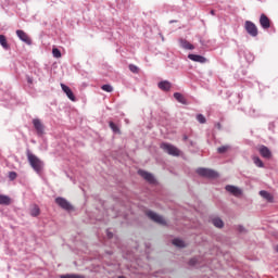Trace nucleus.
<instances>
[{"label":"nucleus","mask_w":278,"mask_h":278,"mask_svg":"<svg viewBox=\"0 0 278 278\" xmlns=\"http://www.w3.org/2000/svg\"><path fill=\"white\" fill-rule=\"evenodd\" d=\"M129 71H130V73H135V74L140 73V68H138V66H136L134 64L129 65Z\"/></svg>","instance_id":"28"},{"label":"nucleus","mask_w":278,"mask_h":278,"mask_svg":"<svg viewBox=\"0 0 278 278\" xmlns=\"http://www.w3.org/2000/svg\"><path fill=\"white\" fill-rule=\"evenodd\" d=\"M225 189L227 192L232 194V197H242V189L236 186L227 185Z\"/></svg>","instance_id":"8"},{"label":"nucleus","mask_w":278,"mask_h":278,"mask_svg":"<svg viewBox=\"0 0 278 278\" xmlns=\"http://www.w3.org/2000/svg\"><path fill=\"white\" fill-rule=\"evenodd\" d=\"M260 194L263 197V199H265L266 201H268L269 203H273V194L268 193L267 191H260Z\"/></svg>","instance_id":"20"},{"label":"nucleus","mask_w":278,"mask_h":278,"mask_svg":"<svg viewBox=\"0 0 278 278\" xmlns=\"http://www.w3.org/2000/svg\"><path fill=\"white\" fill-rule=\"evenodd\" d=\"M52 55L53 58H62V52L58 48L52 49Z\"/></svg>","instance_id":"26"},{"label":"nucleus","mask_w":278,"mask_h":278,"mask_svg":"<svg viewBox=\"0 0 278 278\" xmlns=\"http://www.w3.org/2000/svg\"><path fill=\"white\" fill-rule=\"evenodd\" d=\"M244 28H245L247 33L250 36H252V38L257 37L258 30H257V26L255 25V23H253L251 21H245Z\"/></svg>","instance_id":"4"},{"label":"nucleus","mask_w":278,"mask_h":278,"mask_svg":"<svg viewBox=\"0 0 278 278\" xmlns=\"http://www.w3.org/2000/svg\"><path fill=\"white\" fill-rule=\"evenodd\" d=\"M275 251H276V253H278V245L275 247Z\"/></svg>","instance_id":"37"},{"label":"nucleus","mask_w":278,"mask_h":278,"mask_svg":"<svg viewBox=\"0 0 278 278\" xmlns=\"http://www.w3.org/2000/svg\"><path fill=\"white\" fill-rule=\"evenodd\" d=\"M238 231H240V233L244 232V227L239 226V227H238Z\"/></svg>","instance_id":"34"},{"label":"nucleus","mask_w":278,"mask_h":278,"mask_svg":"<svg viewBox=\"0 0 278 278\" xmlns=\"http://www.w3.org/2000/svg\"><path fill=\"white\" fill-rule=\"evenodd\" d=\"M0 45L4 49H10V45H8V39L5 38V35H0Z\"/></svg>","instance_id":"21"},{"label":"nucleus","mask_w":278,"mask_h":278,"mask_svg":"<svg viewBox=\"0 0 278 278\" xmlns=\"http://www.w3.org/2000/svg\"><path fill=\"white\" fill-rule=\"evenodd\" d=\"M102 90H104V92H113L114 91V87H112L111 85H103L101 87Z\"/></svg>","instance_id":"27"},{"label":"nucleus","mask_w":278,"mask_h":278,"mask_svg":"<svg viewBox=\"0 0 278 278\" xmlns=\"http://www.w3.org/2000/svg\"><path fill=\"white\" fill-rule=\"evenodd\" d=\"M211 14H214V11H211Z\"/></svg>","instance_id":"38"},{"label":"nucleus","mask_w":278,"mask_h":278,"mask_svg":"<svg viewBox=\"0 0 278 278\" xmlns=\"http://www.w3.org/2000/svg\"><path fill=\"white\" fill-rule=\"evenodd\" d=\"M159 88H160V90H164V92H168V90H170V88H172V85L169 81L163 80V81L159 83Z\"/></svg>","instance_id":"15"},{"label":"nucleus","mask_w":278,"mask_h":278,"mask_svg":"<svg viewBox=\"0 0 278 278\" xmlns=\"http://www.w3.org/2000/svg\"><path fill=\"white\" fill-rule=\"evenodd\" d=\"M60 278H84V277L79 275H62Z\"/></svg>","instance_id":"31"},{"label":"nucleus","mask_w":278,"mask_h":278,"mask_svg":"<svg viewBox=\"0 0 278 278\" xmlns=\"http://www.w3.org/2000/svg\"><path fill=\"white\" fill-rule=\"evenodd\" d=\"M10 203H12L10 197L0 194V205H10Z\"/></svg>","instance_id":"19"},{"label":"nucleus","mask_w":278,"mask_h":278,"mask_svg":"<svg viewBox=\"0 0 278 278\" xmlns=\"http://www.w3.org/2000/svg\"><path fill=\"white\" fill-rule=\"evenodd\" d=\"M180 47H182V49H187L189 51H192V49H194V46L192 43H190V41L188 40H180Z\"/></svg>","instance_id":"17"},{"label":"nucleus","mask_w":278,"mask_h":278,"mask_svg":"<svg viewBox=\"0 0 278 278\" xmlns=\"http://www.w3.org/2000/svg\"><path fill=\"white\" fill-rule=\"evenodd\" d=\"M260 25L263 29H270V18L266 14H261Z\"/></svg>","instance_id":"9"},{"label":"nucleus","mask_w":278,"mask_h":278,"mask_svg":"<svg viewBox=\"0 0 278 278\" xmlns=\"http://www.w3.org/2000/svg\"><path fill=\"white\" fill-rule=\"evenodd\" d=\"M197 262H199L197 258H191V260L189 261V265H190V266H197Z\"/></svg>","instance_id":"33"},{"label":"nucleus","mask_w":278,"mask_h":278,"mask_svg":"<svg viewBox=\"0 0 278 278\" xmlns=\"http://www.w3.org/2000/svg\"><path fill=\"white\" fill-rule=\"evenodd\" d=\"M258 152L261 153L262 157H265V160H270L273 157V152H270V149L266 146H261L258 148Z\"/></svg>","instance_id":"11"},{"label":"nucleus","mask_w":278,"mask_h":278,"mask_svg":"<svg viewBox=\"0 0 278 278\" xmlns=\"http://www.w3.org/2000/svg\"><path fill=\"white\" fill-rule=\"evenodd\" d=\"M174 99H176V101H178V103H182V105H186L188 103V100H186V97H184V94H181L179 92L174 93Z\"/></svg>","instance_id":"16"},{"label":"nucleus","mask_w":278,"mask_h":278,"mask_svg":"<svg viewBox=\"0 0 278 278\" xmlns=\"http://www.w3.org/2000/svg\"><path fill=\"white\" fill-rule=\"evenodd\" d=\"M16 177H17L16 172H11V173L9 174V179H10L11 181H14V179H16Z\"/></svg>","instance_id":"32"},{"label":"nucleus","mask_w":278,"mask_h":278,"mask_svg":"<svg viewBox=\"0 0 278 278\" xmlns=\"http://www.w3.org/2000/svg\"><path fill=\"white\" fill-rule=\"evenodd\" d=\"M112 236H113L112 232H109V233H108V237H109V238H112Z\"/></svg>","instance_id":"36"},{"label":"nucleus","mask_w":278,"mask_h":278,"mask_svg":"<svg viewBox=\"0 0 278 278\" xmlns=\"http://www.w3.org/2000/svg\"><path fill=\"white\" fill-rule=\"evenodd\" d=\"M197 121H199L201 125H204V123H206L205 116H203V114H198Z\"/></svg>","instance_id":"30"},{"label":"nucleus","mask_w":278,"mask_h":278,"mask_svg":"<svg viewBox=\"0 0 278 278\" xmlns=\"http://www.w3.org/2000/svg\"><path fill=\"white\" fill-rule=\"evenodd\" d=\"M174 247H178L179 249H184L186 247V242L181 239H174L173 240Z\"/></svg>","instance_id":"23"},{"label":"nucleus","mask_w":278,"mask_h":278,"mask_svg":"<svg viewBox=\"0 0 278 278\" xmlns=\"http://www.w3.org/2000/svg\"><path fill=\"white\" fill-rule=\"evenodd\" d=\"M138 175H140V177L144 178L146 181H148V184H155V177L153 176V174H151L149 172H144L142 169H139Z\"/></svg>","instance_id":"7"},{"label":"nucleus","mask_w":278,"mask_h":278,"mask_svg":"<svg viewBox=\"0 0 278 278\" xmlns=\"http://www.w3.org/2000/svg\"><path fill=\"white\" fill-rule=\"evenodd\" d=\"M161 149L165 151V153H168V155L179 156L180 151L177 149V147L170 144V143H162Z\"/></svg>","instance_id":"3"},{"label":"nucleus","mask_w":278,"mask_h":278,"mask_svg":"<svg viewBox=\"0 0 278 278\" xmlns=\"http://www.w3.org/2000/svg\"><path fill=\"white\" fill-rule=\"evenodd\" d=\"M30 216H40V207H38V205H33L30 208Z\"/></svg>","instance_id":"22"},{"label":"nucleus","mask_w":278,"mask_h":278,"mask_svg":"<svg viewBox=\"0 0 278 278\" xmlns=\"http://www.w3.org/2000/svg\"><path fill=\"white\" fill-rule=\"evenodd\" d=\"M27 81H28L29 84H34V79H31V77H28V78H27Z\"/></svg>","instance_id":"35"},{"label":"nucleus","mask_w":278,"mask_h":278,"mask_svg":"<svg viewBox=\"0 0 278 278\" xmlns=\"http://www.w3.org/2000/svg\"><path fill=\"white\" fill-rule=\"evenodd\" d=\"M16 36L20 38V40H22V42H25L26 45H31V39L24 30H16Z\"/></svg>","instance_id":"12"},{"label":"nucleus","mask_w":278,"mask_h":278,"mask_svg":"<svg viewBox=\"0 0 278 278\" xmlns=\"http://www.w3.org/2000/svg\"><path fill=\"white\" fill-rule=\"evenodd\" d=\"M61 88L63 90V92H65L67 99H70V101H76V98H75V93H73V90H71V87L64 85V84H61Z\"/></svg>","instance_id":"13"},{"label":"nucleus","mask_w":278,"mask_h":278,"mask_svg":"<svg viewBox=\"0 0 278 278\" xmlns=\"http://www.w3.org/2000/svg\"><path fill=\"white\" fill-rule=\"evenodd\" d=\"M33 125L39 136H42V134H45V125H42V122H40V119H33Z\"/></svg>","instance_id":"10"},{"label":"nucleus","mask_w":278,"mask_h":278,"mask_svg":"<svg viewBox=\"0 0 278 278\" xmlns=\"http://www.w3.org/2000/svg\"><path fill=\"white\" fill-rule=\"evenodd\" d=\"M197 173L200 177H206L207 179H216L218 177V173L210 168L200 167L197 169Z\"/></svg>","instance_id":"2"},{"label":"nucleus","mask_w":278,"mask_h":278,"mask_svg":"<svg viewBox=\"0 0 278 278\" xmlns=\"http://www.w3.org/2000/svg\"><path fill=\"white\" fill-rule=\"evenodd\" d=\"M109 125L112 131H114V134H121V129L118 128V126H116V124H114V122H110Z\"/></svg>","instance_id":"24"},{"label":"nucleus","mask_w":278,"mask_h":278,"mask_svg":"<svg viewBox=\"0 0 278 278\" xmlns=\"http://www.w3.org/2000/svg\"><path fill=\"white\" fill-rule=\"evenodd\" d=\"M147 216L153 220L154 223H157L159 225H166V219L164 217L157 215L155 212L150 211L147 213Z\"/></svg>","instance_id":"5"},{"label":"nucleus","mask_w":278,"mask_h":278,"mask_svg":"<svg viewBox=\"0 0 278 278\" xmlns=\"http://www.w3.org/2000/svg\"><path fill=\"white\" fill-rule=\"evenodd\" d=\"M212 224L214 225V227H217L218 229H223V227H225V223L223 222V219L218 217L213 218Z\"/></svg>","instance_id":"18"},{"label":"nucleus","mask_w":278,"mask_h":278,"mask_svg":"<svg viewBox=\"0 0 278 278\" xmlns=\"http://www.w3.org/2000/svg\"><path fill=\"white\" fill-rule=\"evenodd\" d=\"M28 162L34 169L35 173H41L42 172V161L36 156V154H33L31 152L27 153Z\"/></svg>","instance_id":"1"},{"label":"nucleus","mask_w":278,"mask_h":278,"mask_svg":"<svg viewBox=\"0 0 278 278\" xmlns=\"http://www.w3.org/2000/svg\"><path fill=\"white\" fill-rule=\"evenodd\" d=\"M55 203L59 207H62V210H66L67 212L73 210V205H71V203L64 198H56Z\"/></svg>","instance_id":"6"},{"label":"nucleus","mask_w":278,"mask_h":278,"mask_svg":"<svg viewBox=\"0 0 278 278\" xmlns=\"http://www.w3.org/2000/svg\"><path fill=\"white\" fill-rule=\"evenodd\" d=\"M229 149H231V147H229V146H222V147L217 148V152L218 153H227V151H229Z\"/></svg>","instance_id":"25"},{"label":"nucleus","mask_w":278,"mask_h":278,"mask_svg":"<svg viewBox=\"0 0 278 278\" xmlns=\"http://www.w3.org/2000/svg\"><path fill=\"white\" fill-rule=\"evenodd\" d=\"M188 58L192 62H199L200 64H205L207 62V59H205V56L199 54H189Z\"/></svg>","instance_id":"14"},{"label":"nucleus","mask_w":278,"mask_h":278,"mask_svg":"<svg viewBox=\"0 0 278 278\" xmlns=\"http://www.w3.org/2000/svg\"><path fill=\"white\" fill-rule=\"evenodd\" d=\"M254 164L258 166V168H264V162L261 161L260 157H254Z\"/></svg>","instance_id":"29"}]
</instances>
